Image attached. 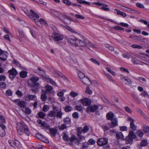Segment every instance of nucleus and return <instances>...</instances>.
<instances>
[{"instance_id":"f257e3e1","label":"nucleus","mask_w":149,"mask_h":149,"mask_svg":"<svg viewBox=\"0 0 149 149\" xmlns=\"http://www.w3.org/2000/svg\"><path fill=\"white\" fill-rule=\"evenodd\" d=\"M17 131L20 135H22L24 133V130L27 127L25 123L22 122L17 124Z\"/></svg>"},{"instance_id":"f03ea898","label":"nucleus","mask_w":149,"mask_h":149,"mask_svg":"<svg viewBox=\"0 0 149 149\" xmlns=\"http://www.w3.org/2000/svg\"><path fill=\"white\" fill-rule=\"evenodd\" d=\"M82 38H83L84 40H81L77 38L76 43H75V46L85 47L86 48L90 50H91L90 48L86 44V43L85 40H87V39H86L84 37H83Z\"/></svg>"},{"instance_id":"7ed1b4c3","label":"nucleus","mask_w":149,"mask_h":149,"mask_svg":"<svg viewBox=\"0 0 149 149\" xmlns=\"http://www.w3.org/2000/svg\"><path fill=\"white\" fill-rule=\"evenodd\" d=\"M9 74V77L11 80H13L15 77L18 74V72L15 69L13 68L8 71Z\"/></svg>"},{"instance_id":"20e7f679","label":"nucleus","mask_w":149,"mask_h":149,"mask_svg":"<svg viewBox=\"0 0 149 149\" xmlns=\"http://www.w3.org/2000/svg\"><path fill=\"white\" fill-rule=\"evenodd\" d=\"M108 142V139L106 138H102L98 139L97 142L99 146H103L107 145Z\"/></svg>"},{"instance_id":"39448f33","label":"nucleus","mask_w":149,"mask_h":149,"mask_svg":"<svg viewBox=\"0 0 149 149\" xmlns=\"http://www.w3.org/2000/svg\"><path fill=\"white\" fill-rule=\"evenodd\" d=\"M50 11L52 14L58 17L61 20H63V18L64 17V16L60 13L53 9L50 10Z\"/></svg>"},{"instance_id":"423d86ee","label":"nucleus","mask_w":149,"mask_h":149,"mask_svg":"<svg viewBox=\"0 0 149 149\" xmlns=\"http://www.w3.org/2000/svg\"><path fill=\"white\" fill-rule=\"evenodd\" d=\"M75 138L74 136H72L71 137H70L66 133L63 132V139L65 141H69L72 142L75 140Z\"/></svg>"},{"instance_id":"0eeeda50","label":"nucleus","mask_w":149,"mask_h":149,"mask_svg":"<svg viewBox=\"0 0 149 149\" xmlns=\"http://www.w3.org/2000/svg\"><path fill=\"white\" fill-rule=\"evenodd\" d=\"M30 11L32 13L31 15L29 14H26V15L32 20H33L35 21L36 20V19H37L39 18V16L33 10H30Z\"/></svg>"},{"instance_id":"6e6552de","label":"nucleus","mask_w":149,"mask_h":149,"mask_svg":"<svg viewBox=\"0 0 149 149\" xmlns=\"http://www.w3.org/2000/svg\"><path fill=\"white\" fill-rule=\"evenodd\" d=\"M136 135L134 134L133 132L130 131L129 132L128 136L126 138V140L129 142H131L134 139L136 138Z\"/></svg>"},{"instance_id":"1a4fd4ad","label":"nucleus","mask_w":149,"mask_h":149,"mask_svg":"<svg viewBox=\"0 0 149 149\" xmlns=\"http://www.w3.org/2000/svg\"><path fill=\"white\" fill-rule=\"evenodd\" d=\"M98 108V107L97 105H92L88 106L86 109V111L88 113L90 112H94Z\"/></svg>"},{"instance_id":"9d476101","label":"nucleus","mask_w":149,"mask_h":149,"mask_svg":"<svg viewBox=\"0 0 149 149\" xmlns=\"http://www.w3.org/2000/svg\"><path fill=\"white\" fill-rule=\"evenodd\" d=\"M37 122L41 125V127H42L43 129L45 128L47 130H49L50 128V126L45 122H42L41 120H38Z\"/></svg>"},{"instance_id":"9b49d317","label":"nucleus","mask_w":149,"mask_h":149,"mask_svg":"<svg viewBox=\"0 0 149 149\" xmlns=\"http://www.w3.org/2000/svg\"><path fill=\"white\" fill-rule=\"evenodd\" d=\"M52 37L54 39L57 41L62 40L63 38V36L56 33H54L52 35Z\"/></svg>"},{"instance_id":"f8f14e48","label":"nucleus","mask_w":149,"mask_h":149,"mask_svg":"<svg viewBox=\"0 0 149 149\" xmlns=\"http://www.w3.org/2000/svg\"><path fill=\"white\" fill-rule=\"evenodd\" d=\"M81 103L83 105L85 106H88L91 104V101L89 99L85 98L80 100Z\"/></svg>"},{"instance_id":"ddd939ff","label":"nucleus","mask_w":149,"mask_h":149,"mask_svg":"<svg viewBox=\"0 0 149 149\" xmlns=\"http://www.w3.org/2000/svg\"><path fill=\"white\" fill-rule=\"evenodd\" d=\"M8 143L10 145L14 148H18L19 144V142L16 140H15L14 141L12 140H9Z\"/></svg>"},{"instance_id":"4468645a","label":"nucleus","mask_w":149,"mask_h":149,"mask_svg":"<svg viewBox=\"0 0 149 149\" xmlns=\"http://www.w3.org/2000/svg\"><path fill=\"white\" fill-rule=\"evenodd\" d=\"M129 121L130 122V125L131 128L134 131H135L136 129V127L134 124V120L130 117L128 118Z\"/></svg>"},{"instance_id":"2eb2a0df","label":"nucleus","mask_w":149,"mask_h":149,"mask_svg":"<svg viewBox=\"0 0 149 149\" xmlns=\"http://www.w3.org/2000/svg\"><path fill=\"white\" fill-rule=\"evenodd\" d=\"M81 81L85 84L88 86H90L92 84V83L89 79L86 77L84 78L82 80H81Z\"/></svg>"},{"instance_id":"dca6fc26","label":"nucleus","mask_w":149,"mask_h":149,"mask_svg":"<svg viewBox=\"0 0 149 149\" xmlns=\"http://www.w3.org/2000/svg\"><path fill=\"white\" fill-rule=\"evenodd\" d=\"M111 123L109 124V127L110 128H113L118 125V122L116 119H114L111 120Z\"/></svg>"},{"instance_id":"f3484780","label":"nucleus","mask_w":149,"mask_h":149,"mask_svg":"<svg viewBox=\"0 0 149 149\" xmlns=\"http://www.w3.org/2000/svg\"><path fill=\"white\" fill-rule=\"evenodd\" d=\"M68 42L71 44H73L75 46V43H76L77 38H67Z\"/></svg>"},{"instance_id":"a211bd4d","label":"nucleus","mask_w":149,"mask_h":149,"mask_svg":"<svg viewBox=\"0 0 149 149\" xmlns=\"http://www.w3.org/2000/svg\"><path fill=\"white\" fill-rule=\"evenodd\" d=\"M45 79L49 83L54 86H57V85L56 84L55 82L49 77H45Z\"/></svg>"},{"instance_id":"6ab92c4d","label":"nucleus","mask_w":149,"mask_h":149,"mask_svg":"<svg viewBox=\"0 0 149 149\" xmlns=\"http://www.w3.org/2000/svg\"><path fill=\"white\" fill-rule=\"evenodd\" d=\"M77 135L81 139H84V137L81 135V134L83 132V130L81 127L78 128L77 130Z\"/></svg>"},{"instance_id":"aec40b11","label":"nucleus","mask_w":149,"mask_h":149,"mask_svg":"<svg viewBox=\"0 0 149 149\" xmlns=\"http://www.w3.org/2000/svg\"><path fill=\"white\" fill-rule=\"evenodd\" d=\"M114 116V113L111 112H110L107 114V118L109 120H113Z\"/></svg>"},{"instance_id":"412c9836","label":"nucleus","mask_w":149,"mask_h":149,"mask_svg":"<svg viewBox=\"0 0 149 149\" xmlns=\"http://www.w3.org/2000/svg\"><path fill=\"white\" fill-rule=\"evenodd\" d=\"M45 89L46 92L50 93L53 90V88L51 86L49 85H47L45 86Z\"/></svg>"},{"instance_id":"4be33fe9","label":"nucleus","mask_w":149,"mask_h":149,"mask_svg":"<svg viewBox=\"0 0 149 149\" xmlns=\"http://www.w3.org/2000/svg\"><path fill=\"white\" fill-rule=\"evenodd\" d=\"M86 41V45L88 46V47L89 46H91L92 47H94L95 49H98L97 48V47H96L90 41H89L87 39V40H85Z\"/></svg>"},{"instance_id":"5701e85b","label":"nucleus","mask_w":149,"mask_h":149,"mask_svg":"<svg viewBox=\"0 0 149 149\" xmlns=\"http://www.w3.org/2000/svg\"><path fill=\"white\" fill-rule=\"evenodd\" d=\"M49 131L50 133L53 136L56 135L57 132V130L55 128H50Z\"/></svg>"},{"instance_id":"b1692460","label":"nucleus","mask_w":149,"mask_h":149,"mask_svg":"<svg viewBox=\"0 0 149 149\" xmlns=\"http://www.w3.org/2000/svg\"><path fill=\"white\" fill-rule=\"evenodd\" d=\"M131 96L133 97L134 100L137 103H139V98L134 93H131Z\"/></svg>"},{"instance_id":"393cba45","label":"nucleus","mask_w":149,"mask_h":149,"mask_svg":"<svg viewBox=\"0 0 149 149\" xmlns=\"http://www.w3.org/2000/svg\"><path fill=\"white\" fill-rule=\"evenodd\" d=\"M116 137L118 139H123L124 136L121 132H118L116 134Z\"/></svg>"},{"instance_id":"a878e982","label":"nucleus","mask_w":149,"mask_h":149,"mask_svg":"<svg viewBox=\"0 0 149 149\" xmlns=\"http://www.w3.org/2000/svg\"><path fill=\"white\" fill-rule=\"evenodd\" d=\"M18 106L22 108H24L26 107V103L24 101H20L18 103Z\"/></svg>"},{"instance_id":"bb28decb","label":"nucleus","mask_w":149,"mask_h":149,"mask_svg":"<svg viewBox=\"0 0 149 149\" xmlns=\"http://www.w3.org/2000/svg\"><path fill=\"white\" fill-rule=\"evenodd\" d=\"M36 136L37 138L43 141H44V140L45 139V138L42 135L39 134L37 133L36 134Z\"/></svg>"},{"instance_id":"cd10ccee","label":"nucleus","mask_w":149,"mask_h":149,"mask_svg":"<svg viewBox=\"0 0 149 149\" xmlns=\"http://www.w3.org/2000/svg\"><path fill=\"white\" fill-rule=\"evenodd\" d=\"M63 114V113L60 110L56 113L55 116L59 118H61Z\"/></svg>"},{"instance_id":"c85d7f7f","label":"nucleus","mask_w":149,"mask_h":149,"mask_svg":"<svg viewBox=\"0 0 149 149\" xmlns=\"http://www.w3.org/2000/svg\"><path fill=\"white\" fill-rule=\"evenodd\" d=\"M56 112L54 111H49L48 112V116L50 117H54L55 116Z\"/></svg>"},{"instance_id":"c756f323","label":"nucleus","mask_w":149,"mask_h":149,"mask_svg":"<svg viewBox=\"0 0 149 149\" xmlns=\"http://www.w3.org/2000/svg\"><path fill=\"white\" fill-rule=\"evenodd\" d=\"M63 121L65 124H70L71 123L70 119L68 117L64 118Z\"/></svg>"},{"instance_id":"7c9ffc66","label":"nucleus","mask_w":149,"mask_h":149,"mask_svg":"<svg viewBox=\"0 0 149 149\" xmlns=\"http://www.w3.org/2000/svg\"><path fill=\"white\" fill-rule=\"evenodd\" d=\"M27 73L26 71H22L20 72L19 75L21 77L24 78L27 76Z\"/></svg>"},{"instance_id":"2f4dec72","label":"nucleus","mask_w":149,"mask_h":149,"mask_svg":"<svg viewBox=\"0 0 149 149\" xmlns=\"http://www.w3.org/2000/svg\"><path fill=\"white\" fill-rule=\"evenodd\" d=\"M121 79H124L125 81H127V83H125V84L127 85H129L132 83L131 80L129 79H126L125 77L122 76V77H121Z\"/></svg>"},{"instance_id":"473e14b6","label":"nucleus","mask_w":149,"mask_h":149,"mask_svg":"<svg viewBox=\"0 0 149 149\" xmlns=\"http://www.w3.org/2000/svg\"><path fill=\"white\" fill-rule=\"evenodd\" d=\"M78 77L81 79V81L85 77L84 74L81 72H78Z\"/></svg>"},{"instance_id":"72a5a7b5","label":"nucleus","mask_w":149,"mask_h":149,"mask_svg":"<svg viewBox=\"0 0 149 149\" xmlns=\"http://www.w3.org/2000/svg\"><path fill=\"white\" fill-rule=\"evenodd\" d=\"M27 98L30 100H34L36 98L35 95H28Z\"/></svg>"},{"instance_id":"f704fd0d","label":"nucleus","mask_w":149,"mask_h":149,"mask_svg":"<svg viewBox=\"0 0 149 149\" xmlns=\"http://www.w3.org/2000/svg\"><path fill=\"white\" fill-rule=\"evenodd\" d=\"M77 1L78 3L80 4H84L88 5L90 4V2L83 0H77Z\"/></svg>"},{"instance_id":"c9c22d12","label":"nucleus","mask_w":149,"mask_h":149,"mask_svg":"<svg viewBox=\"0 0 149 149\" xmlns=\"http://www.w3.org/2000/svg\"><path fill=\"white\" fill-rule=\"evenodd\" d=\"M78 95L77 93L74 91H71L69 94V95L72 97H74Z\"/></svg>"},{"instance_id":"e433bc0d","label":"nucleus","mask_w":149,"mask_h":149,"mask_svg":"<svg viewBox=\"0 0 149 149\" xmlns=\"http://www.w3.org/2000/svg\"><path fill=\"white\" fill-rule=\"evenodd\" d=\"M39 78L36 77H33L31 78V80L33 82V84L36 83L39 80Z\"/></svg>"},{"instance_id":"4c0bfd02","label":"nucleus","mask_w":149,"mask_h":149,"mask_svg":"<svg viewBox=\"0 0 149 149\" xmlns=\"http://www.w3.org/2000/svg\"><path fill=\"white\" fill-rule=\"evenodd\" d=\"M72 108L70 106L67 105L65 107L64 110L66 112H69L71 111Z\"/></svg>"},{"instance_id":"58836bf2","label":"nucleus","mask_w":149,"mask_h":149,"mask_svg":"<svg viewBox=\"0 0 149 149\" xmlns=\"http://www.w3.org/2000/svg\"><path fill=\"white\" fill-rule=\"evenodd\" d=\"M47 97L45 93H42L41 95V99L43 101H45L47 99Z\"/></svg>"},{"instance_id":"ea45409f","label":"nucleus","mask_w":149,"mask_h":149,"mask_svg":"<svg viewBox=\"0 0 149 149\" xmlns=\"http://www.w3.org/2000/svg\"><path fill=\"white\" fill-rule=\"evenodd\" d=\"M34 72L39 74L42 76L44 75L45 74V71L43 70H42L41 71H40V72L37 71V70H34Z\"/></svg>"},{"instance_id":"a19ab883","label":"nucleus","mask_w":149,"mask_h":149,"mask_svg":"<svg viewBox=\"0 0 149 149\" xmlns=\"http://www.w3.org/2000/svg\"><path fill=\"white\" fill-rule=\"evenodd\" d=\"M108 6L105 4H103V5H102V9L103 10L106 11H108L109 10V9L107 7Z\"/></svg>"},{"instance_id":"79ce46f5","label":"nucleus","mask_w":149,"mask_h":149,"mask_svg":"<svg viewBox=\"0 0 149 149\" xmlns=\"http://www.w3.org/2000/svg\"><path fill=\"white\" fill-rule=\"evenodd\" d=\"M49 105H44L43 107L42 110L45 112H47L49 110Z\"/></svg>"},{"instance_id":"37998d69","label":"nucleus","mask_w":149,"mask_h":149,"mask_svg":"<svg viewBox=\"0 0 149 149\" xmlns=\"http://www.w3.org/2000/svg\"><path fill=\"white\" fill-rule=\"evenodd\" d=\"M136 134L139 136L141 137L143 136V133L142 130H138L136 132Z\"/></svg>"},{"instance_id":"c03bdc74","label":"nucleus","mask_w":149,"mask_h":149,"mask_svg":"<svg viewBox=\"0 0 149 149\" xmlns=\"http://www.w3.org/2000/svg\"><path fill=\"white\" fill-rule=\"evenodd\" d=\"M106 69L107 70V71L109 72L112 75H113L114 76H116V75L115 72H114L112 71L111 69H109L108 68H106Z\"/></svg>"},{"instance_id":"a18cd8bd","label":"nucleus","mask_w":149,"mask_h":149,"mask_svg":"<svg viewBox=\"0 0 149 149\" xmlns=\"http://www.w3.org/2000/svg\"><path fill=\"white\" fill-rule=\"evenodd\" d=\"M140 22L143 23L147 25V28L149 29V22H148L146 20L143 19H141L140 20Z\"/></svg>"},{"instance_id":"49530a36","label":"nucleus","mask_w":149,"mask_h":149,"mask_svg":"<svg viewBox=\"0 0 149 149\" xmlns=\"http://www.w3.org/2000/svg\"><path fill=\"white\" fill-rule=\"evenodd\" d=\"M72 116L74 118L77 119L79 117L78 113L77 112H75L72 113Z\"/></svg>"},{"instance_id":"de8ad7c7","label":"nucleus","mask_w":149,"mask_h":149,"mask_svg":"<svg viewBox=\"0 0 149 149\" xmlns=\"http://www.w3.org/2000/svg\"><path fill=\"white\" fill-rule=\"evenodd\" d=\"M34 1L37 2V3L42 4L44 5L45 6L47 4V3L46 2H43L42 0H33Z\"/></svg>"},{"instance_id":"09e8293b","label":"nucleus","mask_w":149,"mask_h":149,"mask_svg":"<svg viewBox=\"0 0 149 149\" xmlns=\"http://www.w3.org/2000/svg\"><path fill=\"white\" fill-rule=\"evenodd\" d=\"M132 47L133 48H137L139 49L142 48V47L141 46L136 45H132Z\"/></svg>"},{"instance_id":"8fccbe9b","label":"nucleus","mask_w":149,"mask_h":149,"mask_svg":"<svg viewBox=\"0 0 149 149\" xmlns=\"http://www.w3.org/2000/svg\"><path fill=\"white\" fill-rule=\"evenodd\" d=\"M75 108L77 110L80 111H82L83 110L82 108L80 106L76 105Z\"/></svg>"},{"instance_id":"3c124183","label":"nucleus","mask_w":149,"mask_h":149,"mask_svg":"<svg viewBox=\"0 0 149 149\" xmlns=\"http://www.w3.org/2000/svg\"><path fill=\"white\" fill-rule=\"evenodd\" d=\"M143 131L146 133H149V127L145 126L143 128Z\"/></svg>"},{"instance_id":"603ef678","label":"nucleus","mask_w":149,"mask_h":149,"mask_svg":"<svg viewBox=\"0 0 149 149\" xmlns=\"http://www.w3.org/2000/svg\"><path fill=\"white\" fill-rule=\"evenodd\" d=\"M6 134L5 132L3 129L0 130V136L2 137L4 136Z\"/></svg>"},{"instance_id":"864d4df0","label":"nucleus","mask_w":149,"mask_h":149,"mask_svg":"<svg viewBox=\"0 0 149 149\" xmlns=\"http://www.w3.org/2000/svg\"><path fill=\"white\" fill-rule=\"evenodd\" d=\"M6 95L8 96H11L12 95V92L10 89L7 90L6 91Z\"/></svg>"},{"instance_id":"5fc2aeb1","label":"nucleus","mask_w":149,"mask_h":149,"mask_svg":"<svg viewBox=\"0 0 149 149\" xmlns=\"http://www.w3.org/2000/svg\"><path fill=\"white\" fill-rule=\"evenodd\" d=\"M148 143L147 141L145 140H142L141 141V145L143 146H145L147 145Z\"/></svg>"},{"instance_id":"6e6d98bb","label":"nucleus","mask_w":149,"mask_h":149,"mask_svg":"<svg viewBox=\"0 0 149 149\" xmlns=\"http://www.w3.org/2000/svg\"><path fill=\"white\" fill-rule=\"evenodd\" d=\"M83 130V133H84L87 132L89 130V127L86 125L84 126V127Z\"/></svg>"},{"instance_id":"4d7b16f0","label":"nucleus","mask_w":149,"mask_h":149,"mask_svg":"<svg viewBox=\"0 0 149 149\" xmlns=\"http://www.w3.org/2000/svg\"><path fill=\"white\" fill-rule=\"evenodd\" d=\"M25 112L28 114H30L31 113V110L28 108H26L25 110Z\"/></svg>"},{"instance_id":"13d9d810","label":"nucleus","mask_w":149,"mask_h":149,"mask_svg":"<svg viewBox=\"0 0 149 149\" xmlns=\"http://www.w3.org/2000/svg\"><path fill=\"white\" fill-rule=\"evenodd\" d=\"M18 31L19 33V35L21 37H23L24 36V35L23 30L21 29H19L18 30Z\"/></svg>"},{"instance_id":"bf43d9fd","label":"nucleus","mask_w":149,"mask_h":149,"mask_svg":"<svg viewBox=\"0 0 149 149\" xmlns=\"http://www.w3.org/2000/svg\"><path fill=\"white\" fill-rule=\"evenodd\" d=\"M86 93H88L89 95L92 94V91L90 90L89 89V88L87 87L86 88Z\"/></svg>"},{"instance_id":"052dcab7","label":"nucleus","mask_w":149,"mask_h":149,"mask_svg":"<svg viewBox=\"0 0 149 149\" xmlns=\"http://www.w3.org/2000/svg\"><path fill=\"white\" fill-rule=\"evenodd\" d=\"M38 115L39 117L41 118H44L45 116V114L42 112H39L38 113Z\"/></svg>"},{"instance_id":"680f3d73","label":"nucleus","mask_w":149,"mask_h":149,"mask_svg":"<svg viewBox=\"0 0 149 149\" xmlns=\"http://www.w3.org/2000/svg\"><path fill=\"white\" fill-rule=\"evenodd\" d=\"M141 95L144 97H147L149 96V95L145 91H143L141 94Z\"/></svg>"},{"instance_id":"e2e57ef3","label":"nucleus","mask_w":149,"mask_h":149,"mask_svg":"<svg viewBox=\"0 0 149 149\" xmlns=\"http://www.w3.org/2000/svg\"><path fill=\"white\" fill-rule=\"evenodd\" d=\"M90 60L91 61H92L94 63L97 64L98 65H100V63L95 59H94L91 58V59Z\"/></svg>"},{"instance_id":"0e129e2a","label":"nucleus","mask_w":149,"mask_h":149,"mask_svg":"<svg viewBox=\"0 0 149 149\" xmlns=\"http://www.w3.org/2000/svg\"><path fill=\"white\" fill-rule=\"evenodd\" d=\"M66 128L67 127L66 126V124H63L61 125V126L59 128V129L60 130H63Z\"/></svg>"},{"instance_id":"69168bd1","label":"nucleus","mask_w":149,"mask_h":149,"mask_svg":"<svg viewBox=\"0 0 149 149\" xmlns=\"http://www.w3.org/2000/svg\"><path fill=\"white\" fill-rule=\"evenodd\" d=\"M63 2L64 3L68 5H70L71 4V2L68 0H63Z\"/></svg>"},{"instance_id":"338daca9","label":"nucleus","mask_w":149,"mask_h":149,"mask_svg":"<svg viewBox=\"0 0 149 149\" xmlns=\"http://www.w3.org/2000/svg\"><path fill=\"white\" fill-rule=\"evenodd\" d=\"M24 132L27 136H29L30 134V132L27 127L24 129Z\"/></svg>"},{"instance_id":"774afa93","label":"nucleus","mask_w":149,"mask_h":149,"mask_svg":"<svg viewBox=\"0 0 149 149\" xmlns=\"http://www.w3.org/2000/svg\"><path fill=\"white\" fill-rule=\"evenodd\" d=\"M88 143H84L82 146L83 149H86L88 147Z\"/></svg>"}]
</instances>
